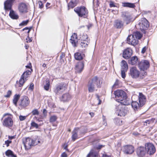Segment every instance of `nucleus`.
<instances>
[{"instance_id":"obj_50","label":"nucleus","mask_w":157,"mask_h":157,"mask_svg":"<svg viewBox=\"0 0 157 157\" xmlns=\"http://www.w3.org/2000/svg\"><path fill=\"white\" fill-rule=\"evenodd\" d=\"M38 4L39 6V8L40 9H42L43 7V5L42 2L40 1L38 2Z\"/></svg>"},{"instance_id":"obj_33","label":"nucleus","mask_w":157,"mask_h":157,"mask_svg":"<svg viewBox=\"0 0 157 157\" xmlns=\"http://www.w3.org/2000/svg\"><path fill=\"white\" fill-rule=\"evenodd\" d=\"M81 42H90L89 39L88 38V36L86 34H83L81 35L80 37Z\"/></svg>"},{"instance_id":"obj_58","label":"nucleus","mask_w":157,"mask_h":157,"mask_svg":"<svg viewBox=\"0 0 157 157\" xmlns=\"http://www.w3.org/2000/svg\"><path fill=\"white\" fill-rule=\"evenodd\" d=\"M146 50V47H144L143 48L141 52L143 54L145 53Z\"/></svg>"},{"instance_id":"obj_10","label":"nucleus","mask_w":157,"mask_h":157,"mask_svg":"<svg viewBox=\"0 0 157 157\" xmlns=\"http://www.w3.org/2000/svg\"><path fill=\"white\" fill-rule=\"evenodd\" d=\"M13 124V121L12 117L10 116L6 117L3 120L2 124L5 127L9 128L12 126Z\"/></svg>"},{"instance_id":"obj_37","label":"nucleus","mask_w":157,"mask_h":157,"mask_svg":"<svg viewBox=\"0 0 157 157\" xmlns=\"http://www.w3.org/2000/svg\"><path fill=\"white\" fill-rule=\"evenodd\" d=\"M46 83L44 85V89L48 91L49 88L50 87V81L48 79H47L45 80Z\"/></svg>"},{"instance_id":"obj_47","label":"nucleus","mask_w":157,"mask_h":157,"mask_svg":"<svg viewBox=\"0 0 157 157\" xmlns=\"http://www.w3.org/2000/svg\"><path fill=\"white\" fill-rule=\"evenodd\" d=\"M32 113L33 115H38L39 114V112L37 109L33 110L32 112Z\"/></svg>"},{"instance_id":"obj_35","label":"nucleus","mask_w":157,"mask_h":157,"mask_svg":"<svg viewBox=\"0 0 157 157\" xmlns=\"http://www.w3.org/2000/svg\"><path fill=\"white\" fill-rule=\"evenodd\" d=\"M31 73V72L29 70H27L25 72H24L21 76H23V78L26 80H27V78L28 76L30 75Z\"/></svg>"},{"instance_id":"obj_41","label":"nucleus","mask_w":157,"mask_h":157,"mask_svg":"<svg viewBox=\"0 0 157 157\" xmlns=\"http://www.w3.org/2000/svg\"><path fill=\"white\" fill-rule=\"evenodd\" d=\"M114 121L115 123L117 125H121L122 124V121L119 119L115 118Z\"/></svg>"},{"instance_id":"obj_17","label":"nucleus","mask_w":157,"mask_h":157,"mask_svg":"<svg viewBox=\"0 0 157 157\" xmlns=\"http://www.w3.org/2000/svg\"><path fill=\"white\" fill-rule=\"evenodd\" d=\"M124 25V22L121 19H118L114 21L113 26L117 29H121L123 28Z\"/></svg>"},{"instance_id":"obj_19","label":"nucleus","mask_w":157,"mask_h":157,"mask_svg":"<svg viewBox=\"0 0 157 157\" xmlns=\"http://www.w3.org/2000/svg\"><path fill=\"white\" fill-rule=\"evenodd\" d=\"M130 74L133 78H136L140 75V72L136 67L132 68L130 70Z\"/></svg>"},{"instance_id":"obj_27","label":"nucleus","mask_w":157,"mask_h":157,"mask_svg":"<svg viewBox=\"0 0 157 157\" xmlns=\"http://www.w3.org/2000/svg\"><path fill=\"white\" fill-rule=\"evenodd\" d=\"M71 98L70 94L66 93L64 94L60 98V100L63 102H66L69 101Z\"/></svg>"},{"instance_id":"obj_3","label":"nucleus","mask_w":157,"mask_h":157,"mask_svg":"<svg viewBox=\"0 0 157 157\" xmlns=\"http://www.w3.org/2000/svg\"><path fill=\"white\" fill-rule=\"evenodd\" d=\"M136 27L141 31L147 30L149 26L148 22L145 18H142L137 22Z\"/></svg>"},{"instance_id":"obj_13","label":"nucleus","mask_w":157,"mask_h":157,"mask_svg":"<svg viewBox=\"0 0 157 157\" xmlns=\"http://www.w3.org/2000/svg\"><path fill=\"white\" fill-rule=\"evenodd\" d=\"M140 69L142 71L147 69L149 66V62L146 60H142L138 64Z\"/></svg>"},{"instance_id":"obj_2","label":"nucleus","mask_w":157,"mask_h":157,"mask_svg":"<svg viewBox=\"0 0 157 157\" xmlns=\"http://www.w3.org/2000/svg\"><path fill=\"white\" fill-rule=\"evenodd\" d=\"M74 11L80 17L86 18L88 16V11L84 6L78 7L74 9Z\"/></svg>"},{"instance_id":"obj_4","label":"nucleus","mask_w":157,"mask_h":157,"mask_svg":"<svg viewBox=\"0 0 157 157\" xmlns=\"http://www.w3.org/2000/svg\"><path fill=\"white\" fill-rule=\"evenodd\" d=\"M115 113L118 116L124 117L127 113V110L125 106L121 104L116 105L115 109Z\"/></svg>"},{"instance_id":"obj_64","label":"nucleus","mask_w":157,"mask_h":157,"mask_svg":"<svg viewBox=\"0 0 157 157\" xmlns=\"http://www.w3.org/2000/svg\"><path fill=\"white\" fill-rule=\"evenodd\" d=\"M50 4L49 3L47 2L46 3V7L47 8V9H48L49 8L48 7V6H50Z\"/></svg>"},{"instance_id":"obj_25","label":"nucleus","mask_w":157,"mask_h":157,"mask_svg":"<svg viewBox=\"0 0 157 157\" xmlns=\"http://www.w3.org/2000/svg\"><path fill=\"white\" fill-rule=\"evenodd\" d=\"M26 81L23 78V76H21L19 80L17 81L16 82V84L15 85L16 87L18 88V87H22Z\"/></svg>"},{"instance_id":"obj_31","label":"nucleus","mask_w":157,"mask_h":157,"mask_svg":"<svg viewBox=\"0 0 157 157\" xmlns=\"http://www.w3.org/2000/svg\"><path fill=\"white\" fill-rule=\"evenodd\" d=\"M132 106L135 110H137L138 109L142 106H140V103H139L136 101H132Z\"/></svg>"},{"instance_id":"obj_54","label":"nucleus","mask_w":157,"mask_h":157,"mask_svg":"<svg viewBox=\"0 0 157 157\" xmlns=\"http://www.w3.org/2000/svg\"><path fill=\"white\" fill-rule=\"evenodd\" d=\"M62 146L64 149L68 151V149H67V144H64Z\"/></svg>"},{"instance_id":"obj_60","label":"nucleus","mask_w":157,"mask_h":157,"mask_svg":"<svg viewBox=\"0 0 157 157\" xmlns=\"http://www.w3.org/2000/svg\"><path fill=\"white\" fill-rule=\"evenodd\" d=\"M61 157H67V155L65 152L63 153L61 155Z\"/></svg>"},{"instance_id":"obj_46","label":"nucleus","mask_w":157,"mask_h":157,"mask_svg":"<svg viewBox=\"0 0 157 157\" xmlns=\"http://www.w3.org/2000/svg\"><path fill=\"white\" fill-rule=\"evenodd\" d=\"M29 21V20H27L23 21L21 23L19 24V26L25 25H27Z\"/></svg>"},{"instance_id":"obj_34","label":"nucleus","mask_w":157,"mask_h":157,"mask_svg":"<svg viewBox=\"0 0 157 157\" xmlns=\"http://www.w3.org/2000/svg\"><path fill=\"white\" fill-rule=\"evenodd\" d=\"M84 56V54H81L79 52H77L75 54V58L77 60H81L82 59Z\"/></svg>"},{"instance_id":"obj_32","label":"nucleus","mask_w":157,"mask_h":157,"mask_svg":"<svg viewBox=\"0 0 157 157\" xmlns=\"http://www.w3.org/2000/svg\"><path fill=\"white\" fill-rule=\"evenodd\" d=\"M137 60L138 58L136 56H134L131 58L128 62L129 64L132 65H134L137 63Z\"/></svg>"},{"instance_id":"obj_40","label":"nucleus","mask_w":157,"mask_h":157,"mask_svg":"<svg viewBox=\"0 0 157 157\" xmlns=\"http://www.w3.org/2000/svg\"><path fill=\"white\" fill-rule=\"evenodd\" d=\"M135 37L136 39H140L142 37V35L140 33L138 32H136L134 33Z\"/></svg>"},{"instance_id":"obj_51","label":"nucleus","mask_w":157,"mask_h":157,"mask_svg":"<svg viewBox=\"0 0 157 157\" xmlns=\"http://www.w3.org/2000/svg\"><path fill=\"white\" fill-rule=\"evenodd\" d=\"M26 118V117L20 115L19 117V118L21 121H23L25 120Z\"/></svg>"},{"instance_id":"obj_38","label":"nucleus","mask_w":157,"mask_h":157,"mask_svg":"<svg viewBox=\"0 0 157 157\" xmlns=\"http://www.w3.org/2000/svg\"><path fill=\"white\" fill-rule=\"evenodd\" d=\"M6 155L9 157H17L16 155H14L13 152L10 150H8L6 152Z\"/></svg>"},{"instance_id":"obj_57","label":"nucleus","mask_w":157,"mask_h":157,"mask_svg":"<svg viewBox=\"0 0 157 157\" xmlns=\"http://www.w3.org/2000/svg\"><path fill=\"white\" fill-rule=\"evenodd\" d=\"M102 157H113L111 155H108L107 154H103L102 155Z\"/></svg>"},{"instance_id":"obj_30","label":"nucleus","mask_w":157,"mask_h":157,"mask_svg":"<svg viewBox=\"0 0 157 157\" xmlns=\"http://www.w3.org/2000/svg\"><path fill=\"white\" fill-rule=\"evenodd\" d=\"M121 70L127 71L128 69V65L126 62L124 60H123L121 62Z\"/></svg>"},{"instance_id":"obj_52","label":"nucleus","mask_w":157,"mask_h":157,"mask_svg":"<svg viewBox=\"0 0 157 157\" xmlns=\"http://www.w3.org/2000/svg\"><path fill=\"white\" fill-rule=\"evenodd\" d=\"M105 146V145H99L96 147V149L100 150Z\"/></svg>"},{"instance_id":"obj_28","label":"nucleus","mask_w":157,"mask_h":157,"mask_svg":"<svg viewBox=\"0 0 157 157\" xmlns=\"http://www.w3.org/2000/svg\"><path fill=\"white\" fill-rule=\"evenodd\" d=\"M9 15L10 17L13 19L17 20L18 19V15L13 10H10Z\"/></svg>"},{"instance_id":"obj_42","label":"nucleus","mask_w":157,"mask_h":157,"mask_svg":"<svg viewBox=\"0 0 157 157\" xmlns=\"http://www.w3.org/2000/svg\"><path fill=\"white\" fill-rule=\"evenodd\" d=\"M76 4L75 3L71 1L68 4V6L69 8H73L75 6Z\"/></svg>"},{"instance_id":"obj_39","label":"nucleus","mask_w":157,"mask_h":157,"mask_svg":"<svg viewBox=\"0 0 157 157\" xmlns=\"http://www.w3.org/2000/svg\"><path fill=\"white\" fill-rule=\"evenodd\" d=\"M20 97V95L19 94H15L14 96L13 99V102L16 106H17V102Z\"/></svg>"},{"instance_id":"obj_29","label":"nucleus","mask_w":157,"mask_h":157,"mask_svg":"<svg viewBox=\"0 0 157 157\" xmlns=\"http://www.w3.org/2000/svg\"><path fill=\"white\" fill-rule=\"evenodd\" d=\"M78 130V128H75L72 132V139L73 141L78 138L77 133Z\"/></svg>"},{"instance_id":"obj_8","label":"nucleus","mask_w":157,"mask_h":157,"mask_svg":"<svg viewBox=\"0 0 157 157\" xmlns=\"http://www.w3.org/2000/svg\"><path fill=\"white\" fill-rule=\"evenodd\" d=\"M114 94L117 101H120L122 100L123 98H124L126 95V93L122 90H118L114 92Z\"/></svg>"},{"instance_id":"obj_14","label":"nucleus","mask_w":157,"mask_h":157,"mask_svg":"<svg viewBox=\"0 0 157 157\" xmlns=\"http://www.w3.org/2000/svg\"><path fill=\"white\" fill-rule=\"evenodd\" d=\"M136 153L139 157H143L145 156L146 153L145 147H138L136 149Z\"/></svg>"},{"instance_id":"obj_55","label":"nucleus","mask_w":157,"mask_h":157,"mask_svg":"<svg viewBox=\"0 0 157 157\" xmlns=\"http://www.w3.org/2000/svg\"><path fill=\"white\" fill-rule=\"evenodd\" d=\"M11 141L9 140H7L5 142V144L8 147L9 145V144L11 143Z\"/></svg>"},{"instance_id":"obj_12","label":"nucleus","mask_w":157,"mask_h":157,"mask_svg":"<svg viewBox=\"0 0 157 157\" xmlns=\"http://www.w3.org/2000/svg\"><path fill=\"white\" fill-rule=\"evenodd\" d=\"M145 149L147 153L149 155H153L155 152V147L153 144L151 143H148L145 145Z\"/></svg>"},{"instance_id":"obj_62","label":"nucleus","mask_w":157,"mask_h":157,"mask_svg":"<svg viewBox=\"0 0 157 157\" xmlns=\"http://www.w3.org/2000/svg\"><path fill=\"white\" fill-rule=\"evenodd\" d=\"M25 30H28V31L27 32L28 33H29L30 31V29H29L28 28H27V27L25 28H24V29H23V30L24 31Z\"/></svg>"},{"instance_id":"obj_16","label":"nucleus","mask_w":157,"mask_h":157,"mask_svg":"<svg viewBox=\"0 0 157 157\" xmlns=\"http://www.w3.org/2000/svg\"><path fill=\"white\" fill-rule=\"evenodd\" d=\"M127 42L128 44L134 46L138 43V40L135 38L133 35H130L127 38Z\"/></svg>"},{"instance_id":"obj_26","label":"nucleus","mask_w":157,"mask_h":157,"mask_svg":"<svg viewBox=\"0 0 157 157\" xmlns=\"http://www.w3.org/2000/svg\"><path fill=\"white\" fill-rule=\"evenodd\" d=\"M122 100H120V101H118L119 102H120V104H121L122 105H129L130 102V99L127 98V95L125 96V98H123Z\"/></svg>"},{"instance_id":"obj_6","label":"nucleus","mask_w":157,"mask_h":157,"mask_svg":"<svg viewBox=\"0 0 157 157\" xmlns=\"http://www.w3.org/2000/svg\"><path fill=\"white\" fill-rule=\"evenodd\" d=\"M36 141H34L33 140L29 138L28 137L23 140V143L25 147V149H29L31 148V146H34L37 144Z\"/></svg>"},{"instance_id":"obj_53","label":"nucleus","mask_w":157,"mask_h":157,"mask_svg":"<svg viewBox=\"0 0 157 157\" xmlns=\"http://www.w3.org/2000/svg\"><path fill=\"white\" fill-rule=\"evenodd\" d=\"M11 94V92L9 90L7 93V94L5 96V97H9L10 96Z\"/></svg>"},{"instance_id":"obj_61","label":"nucleus","mask_w":157,"mask_h":157,"mask_svg":"<svg viewBox=\"0 0 157 157\" xmlns=\"http://www.w3.org/2000/svg\"><path fill=\"white\" fill-rule=\"evenodd\" d=\"M118 80H117L116 81V82H115V83L114 84V85H113V87H115V86H117L118 85Z\"/></svg>"},{"instance_id":"obj_1","label":"nucleus","mask_w":157,"mask_h":157,"mask_svg":"<svg viewBox=\"0 0 157 157\" xmlns=\"http://www.w3.org/2000/svg\"><path fill=\"white\" fill-rule=\"evenodd\" d=\"M102 79L96 76L91 78L87 84L88 90L90 93L97 90L98 87H100L102 83Z\"/></svg>"},{"instance_id":"obj_44","label":"nucleus","mask_w":157,"mask_h":157,"mask_svg":"<svg viewBox=\"0 0 157 157\" xmlns=\"http://www.w3.org/2000/svg\"><path fill=\"white\" fill-rule=\"evenodd\" d=\"M57 119V117L56 116H52L50 119V122H54Z\"/></svg>"},{"instance_id":"obj_18","label":"nucleus","mask_w":157,"mask_h":157,"mask_svg":"<svg viewBox=\"0 0 157 157\" xmlns=\"http://www.w3.org/2000/svg\"><path fill=\"white\" fill-rule=\"evenodd\" d=\"M132 55V50L130 48L124 50L123 52V57L126 59H129Z\"/></svg>"},{"instance_id":"obj_7","label":"nucleus","mask_w":157,"mask_h":157,"mask_svg":"<svg viewBox=\"0 0 157 157\" xmlns=\"http://www.w3.org/2000/svg\"><path fill=\"white\" fill-rule=\"evenodd\" d=\"M30 103L29 98L26 96H23L21 98L19 102V105L21 109L28 106Z\"/></svg>"},{"instance_id":"obj_9","label":"nucleus","mask_w":157,"mask_h":157,"mask_svg":"<svg viewBox=\"0 0 157 157\" xmlns=\"http://www.w3.org/2000/svg\"><path fill=\"white\" fill-rule=\"evenodd\" d=\"M122 20L127 25L130 22L133 21L134 19H133L132 16L128 15L126 12L123 13L121 15Z\"/></svg>"},{"instance_id":"obj_43","label":"nucleus","mask_w":157,"mask_h":157,"mask_svg":"<svg viewBox=\"0 0 157 157\" xmlns=\"http://www.w3.org/2000/svg\"><path fill=\"white\" fill-rule=\"evenodd\" d=\"M31 125L32 127L35 128H38L39 126L38 124L34 121H33L31 122Z\"/></svg>"},{"instance_id":"obj_48","label":"nucleus","mask_w":157,"mask_h":157,"mask_svg":"<svg viewBox=\"0 0 157 157\" xmlns=\"http://www.w3.org/2000/svg\"><path fill=\"white\" fill-rule=\"evenodd\" d=\"M126 71H125V70H121V76L123 78H124L126 77L125 72Z\"/></svg>"},{"instance_id":"obj_20","label":"nucleus","mask_w":157,"mask_h":157,"mask_svg":"<svg viewBox=\"0 0 157 157\" xmlns=\"http://www.w3.org/2000/svg\"><path fill=\"white\" fill-rule=\"evenodd\" d=\"M18 9L19 12L21 13H25L28 12L26 5L24 3H21L18 6Z\"/></svg>"},{"instance_id":"obj_45","label":"nucleus","mask_w":157,"mask_h":157,"mask_svg":"<svg viewBox=\"0 0 157 157\" xmlns=\"http://www.w3.org/2000/svg\"><path fill=\"white\" fill-rule=\"evenodd\" d=\"M147 75V73L146 72L144 71H143L142 72H141V74L140 75V78L141 79H142L144 78L145 76Z\"/></svg>"},{"instance_id":"obj_11","label":"nucleus","mask_w":157,"mask_h":157,"mask_svg":"<svg viewBox=\"0 0 157 157\" xmlns=\"http://www.w3.org/2000/svg\"><path fill=\"white\" fill-rule=\"evenodd\" d=\"M122 151L124 154L130 155L134 152V147L131 145H126L123 146Z\"/></svg>"},{"instance_id":"obj_56","label":"nucleus","mask_w":157,"mask_h":157,"mask_svg":"<svg viewBox=\"0 0 157 157\" xmlns=\"http://www.w3.org/2000/svg\"><path fill=\"white\" fill-rule=\"evenodd\" d=\"M34 87V85L33 83H31L30 85V86L29 87V89L31 90H33V89Z\"/></svg>"},{"instance_id":"obj_24","label":"nucleus","mask_w":157,"mask_h":157,"mask_svg":"<svg viewBox=\"0 0 157 157\" xmlns=\"http://www.w3.org/2000/svg\"><path fill=\"white\" fill-rule=\"evenodd\" d=\"M84 67V64L82 62H79L75 66L76 71L78 73L81 72L83 70Z\"/></svg>"},{"instance_id":"obj_15","label":"nucleus","mask_w":157,"mask_h":157,"mask_svg":"<svg viewBox=\"0 0 157 157\" xmlns=\"http://www.w3.org/2000/svg\"><path fill=\"white\" fill-rule=\"evenodd\" d=\"M15 0H6L4 3V8L6 10L12 9V6Z\"/></svg>"},{"instance_id":"obj_5","label":"nucleus","mask_w":157,"mask_h":157,"mask_svg":"<svg viewBox=\"0 0 157 157\" xmlns=\"http://www.w3.org/2000/svg\"><path fill=\"white\" fill-rule=\"evenodd\" d=\"M67 87V84L63 82L56 85L54 88V92L56 94L59 95L64 91Z\"/></svg>"},{"instance_id":"obj_21","label":"nucleus","mask_w":157,"mask_h":157,"mask_svg":"<svg viewBox=\"0 0 157 157\" xmlns=\"http://www.w3.org/2000/svg\"><path fill=\"white\" fill-rule=\"evenodd\" d=\"M140 106H143L145 103L146 99L145 96L141 93H139L138 97Z\"/></svg>"},{"instance_id":"obj_59","label":"nucleus","mask_w":157,"mask_h":157,"mask_svg":"<svg viewBox=\"0 0 157 157\" xmlns=\"http://www.w3.org/2000/svg\"><path fill=\"white\" fill-rule=\"evenodd\" d=\"M26 40H27V42L28 43L30 42L32 40H31V39L29 38V36H27V38H26Z\"/></svg>"},{"instance_id":"obj_36","label":"nucleus","mask_w":157,"mask_h":157,"mask_svg":"<svg viewBox=\"0 0 157 157\" xmlns=\"http://www.w3.org/2000/svg\"><path fill=\"white\" fill-rule=\"evenodd\" d=\"M122 6L124 7H127L132 8H134L135 7L134 4L128 2L122 3Z\"/></svg>"},{"instance_id":"obj_63","label":"nucleus","mask_w":157,"mask_h":157,"mask_svg":"<svg viewBox=\"0 0 157 157\" xmlns=\"http://www.w3.org/2000/svg\"><path fill=\"white\" fill-rule=\"evenodd\" d=\"M93 154L92 153L90 152L87 156V157H90L91 155H93Z\"/></svg>"},{"instance_id":"obj_23","label":"nucleus","mask_w":157,"mask_h":157,"mask_svg":"<svg viewBox=\"0 0 157 157\" xmlns=\"http://www.w3.org/2000/svg\"><path fill=\"white\" fill-rule=\"evenodd\" d=\"M90 42H81L79 44V51L84 52L87 48Z\"/></svg>"},{"instance_id":"obj_22","label":"nucleus","mask_w":157,"mask_h":157,"mask_svg":"<svg viewBox=\"0 0 157 157\" xmlns=\"http://www.w3.org/2000/svg\"><path fill=\"white\" fill-rule=\"evenodd\" d=\"M78 41L77 36L76 34L74 33L71 36L70 42L74 47L77 46Z\"/></svg>"},{"instance_id":"obj_49","label":"nucleus","mask_w":157,"mask_h":157,"mask_svg":"<svg viewBox=\"0 0 157 157\" xmlns=\"http://www.w3.org/2000/svg\"><path fill=\"white\" fill-rule=\"evenodd\" d=\"M109 6L110 7H116L115 3L112 1H110L109 3Z\"/></svg>"}]
</instances>
